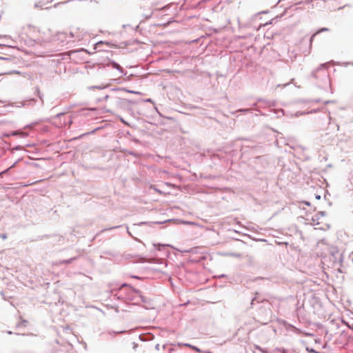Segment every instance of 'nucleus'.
<instances>
[{
    "label": "nucleus",
    "instance_id": "1",
    "mask_svg": "<svg viewBox=\"0 0 353 353\" xmlns=\"http://www.w3.org/2000/svg\"><path fill=\"white\" fill-rule=\"evenodd\" d=\"M70 35L71 37H74V34L73 32H70Z\"/></svg>",
    "mask_w": 353,
    "mask_h": 353
},
{
    "label": "nucleus",
    "instance_id": "2",
    "mask_svg": "<svg viewBox=\"0 0 353 353\" xmlns=\"http://www.w3.org/2000/svg\"><path fill=\"white\" fill-rule=\"evenodd\" d=\"M307 350L309 351V350H308V349H307ZM310 352L316 353V352L314 350H310Z\"/></svg>",
    "mask_w": 353,
    "mask_h": 353
},
{
    "label": "nucleus",
    "instance_id": "3",
    "mask_svg": "<svg viewBox=\"0 0 353 353\" xmlns=\"http://www.w3.org/2000/svg\"><path fill=\"white\" fill-rule=\"evenodd\" d=\"M50 32V30H46L43 31V32Z\"/></svg>",
    "mask_w": 353,
    "mask_h": 353
},
{
    "label": "nucleus",
    "instance_id": "4",
    "mask_svg": "<svg viewBox=\"0 0 353 353\" xmlns=\"http://www.w3.org/2000/svg\"><path fill=\"white\" fill-rule=\"evenodd\" d=\"M85 134H83L80 135L79 137V138H80V137H83Z\"/></svg>",
    "mask_w": 353,
    "mask_h": 353
},
{
    "label": "nucleus",
    "instance_id": "5",
    "mask_svg": "<svg viewBox=\"0 0 353 353\" xmlns=\"http://www.w3.org/2000/svg\"><path fill=\"white\" fill-rule=\"evenodd\" d=\"M321 198L320 196H316V199H319Z\"/></svg>",
    "mask_w": 353,
    "mask_h": 353
},
{
    "label": "nucleus",
    "instance_id": "6",
    "mask_svg": "<svg viewBox=\"0 0 353 353\" xmlns=\"http://www.w3.org/2000/svg\"><path fill=\"white\" fill-rule=\"evenodd\" d=\"M315 35H316V34H313V35H312V38H311V39H312V38H313L314 37H315Z\"/></svg>",
    "mask_w": 353,
    "mask_h": 353
}]
</instances>
